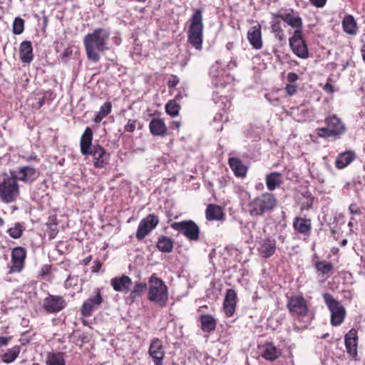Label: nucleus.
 I'll list each match as a JSON object with an SVG mask.
<instances>
[{
	"label": "nucleus",
	"instance_id": "obj_47",
	"mask_svg": "<svg viewBox=\"0 0 365 365\" xmlns=\"http://www.w3.org/2000/svg\"><path fill=\"white\" fill-rule=\"evenodd\" d=\"M49 222L48 236L51 239H53L58 233L57 222H56V219L53 217L49 218Z\"/></svg>",
	"mask_w": 365,
	"mask_h": 365
},
{
	"label": "nucleus",
	"instance_id": "obj_39",
	"mask_svg": "<svg viewBox=\"0 0 365 365\" xmlns=\"http://www.w3.org/2000/svg\"><path fill=\"white\" fill-rule=\"evenodd\" d=\"M201 327L204 331L210 332L215 330L216 322L211 315H203L200 318Z\"/></svg>",
	"mask_w": 365,
	"mask_h": 365
},
{
	"label": "nucleus",
	"instance_id": "obj_6",
	"mask_svg": "<svg viewBox=\"0 0 365 365\" xmlns=\"http://www.w3.org/2000/svg\"><path fill=\"white\" fill-rule=\"evenodd\" d=\"M202 14L200 10H196L192 16L191 23L187 30V41L195 49L200 51L203 41Z\"/></svg>",
	"mask_w": 365,
	"mask_h": 365
},
{
	"label": "nucleus",
	"instance_id": "obj_50",
	"mask_svg": "<svg viewBox=\"0 0 365 365\" xmlns=\"http://www.w3.org/2000/svg\"><path fill=\"white\" fill-rule=\"evenodd\" d=\"M136 120H128L127 124L124 127V130L125 132L133 133L136 128Z\"/></svg>",
	"mask_w": 365,
	"mask_h": 365
},
{
	"label": "nucleus",
	"instance_id": "obj_32",
	"mask_svg": "<svg viewBox=\"0 0 365 365\" xmlns=\"http://www.w3.org/2000/svg\"><path fill=\"white\" fill-rule=\"evenodd\" d=\"M149 128L150 133L154 135L163 136L167 133L166 125L160 118L153 119L150 123Z\"/></svg>",
	"mask_w": 365,
	"mask_h": 365
},
{
	"label": "nucleus",
	"instance_id": "obj_61",
	"mask_svg": "<svg viewBox=\"0 0 365 365\" xmlns=\"http://www.w3.org/2000/svg\"><path fill=\"white\" fill-rule=\"evenodd\" d=\"M44 101H44V98H40L38 99V102L37 103V105L35 106V108H40L43 106V104L44 103Z\"/></svg>",
	"mask_w": 365,
	"mask_h": 365
},
{
	"label": "nucleus",
	"instance_id": "obj_60",
	"mask_svg": "<svg viewBox=\"0 0 365 365\" xmlns=\"http://www.w3.org/2000/svg\"><path fill=\"white\" fill-rule=\"evenodd\" d=\"M324 91L328 92V93H331L333 92V86L332 85L329 84V83H327L325 86H324Z\"/></svg>",
	"mask_w": 365,
	"mask_h": 365
},
{
	"label": "nucleus",
	"instance_id": "obj_10",
	"mask_svg": "<svg viewBox=\"0 0 365 365\" xmlns=\"http://www.w3.org/2000/svg\"><path fill=\"white\" fill-rule=\"evenodd\" d=\"M158 223V217L153 214H149L146 217L142 219L139 222L136 232L137 239L139 240L144 239L146 235L157 227Z\"/></svg>",
	"mask_w": 365,
	"mask_h": 365
},
{
	"label": "nucleus",
	"instance_id": "obj_28",
	"mask_svg": "<svg viewBox=\"0 0 365 365\" xmlns=\"http://www.w3.org/2000/svg\"><path fill=\"white\" fill-rule=\"evenodd\" d=\"M19 54L21 61L23 63H29L33 61V48L30 41H24L21 43L19 46Z\"/></svg>",
	"mask_w": 365,
	"mask_h": 365
},
{
	"label": "nucleus",
	"instance_id": "obj_23",
	"mask_svg": "<svg viewBox=\"0 0 365 365\" xmlns=\"http://www.w3.org/2000/svg\"><path fill=\"white\" fill-rule=\"evenodd\" d=\"M247 39L254 48L260 49L262 47L261 26L259 24L252 26L249 29Z\"/></svg>",
	"mask_w": 365,
	"mask_h": 365
},
{
	"label": "nucleus",
	"instance_id": "obj_7",
	"mask_svg": "<svg viewBox=\"0 0 365 365\" xmlns=\"http://www.w3.org/2000/svg\"><path fill=\"white\" fill-rule=\"evenodd\" d=\"M323 299L331 313V325L334 327L341 325L346 317V309L344 306L329 293H324Z\"/></svg>",
	"mask_w": 365,
	"mask_h": 365
},
{
	"label": "nucleus",
	"instance_id": "obj_46",
	"mask_svg": "<svg viewBox=\"0 0 365 365\" xmlns=\"http://www.w3.org/2000/svg\"><path fill=\"white\" fill-rule=\"evenodd\" d=\"M265 98L272 105L277 106L280 104L279 95L277 91H273L265 94Z\"/></svg>",
	"mask_w": 365,
	"mask_h": 365
},
{
	"label": "nucleus",
	"instance_id": "obj_36",
	"mask_svg": "<svg viewBox=\"0 0 365 365\" xmlns=\"http://www.w3.org/2000/svg\"><path fill=\"white\" fill-rule=\"evenodd\" d=\"M46 365H66L64 354L62 352H49L46 356Z\"/></svg>",
	"mask_w": 365,
	"mask_h": 365
},
{
	"label": "nucleus",
	"instance_id": "obj_2",
	"mask_svg": "<svg viewBox=\"0 0 365 365\" xmlns=\"http://www.w3.org/2000/svg\"><path fill=\"white\" fill-rule=\"evenodd\" d=\"M236 67L233 61H215L210 68L209 76L212 79V83L216 88H224L226 84H230L233 78L228 73V71Z\"/></svg>",
	"mask_w": 365,
	"mask_h": 365
},
{
	"label": "nucleus",
	"instance_id": "obj_38",
	"mask_svg": "<svg viewBox=\"0 0 365 365\" xmlns=\"http://www.w3.org/2000/svg\"><path fill=\"white\" fill-rule=\"evenodd\" d=\"M157 247L162 252L169 253L173 250V241L168 237L161 236L158 238Z\"/></svg>",
	"mask_w": 365,
	"mask_h": 365
},
{
	"label": "nucleus",
	"instance_id": "obj_45",
	"mask_svg": "<svg viewBox=\"0 0 365 365\" xmlns=\"http://www.w3.org/2000/svg\"><path fill=\"white\" fill-rule=\"evenodd\" d=\"M220 91H214L213 93V101L215 103H219L220 101L221 105L220 106H222V108H226L227 106H229L230 102L227 101L226 96H223V93H221L220 96H217L218 94H220Z\"/></svg>",
	"mask_w": 365,
	"mask_h": 365
},
{
	"label": "nucleus",
	"instance_id": "obj_37",
	"mask_svg": "<svg viewBox=\"0 0 365 365\" xmlns=\"http://www.w3.org/2000/svg\"><path fill=\"white\" fill-rule=\"evenodd\" d=\"M147 284L144 282L136 283L130 291L127 300L130 302H134L138 298L141 297L146 289Z\"/></svg>",
	"mask_w": 365,
	"mask_h": 365
},
{
	"label": "nucleus",
	"instance_id": "obj_27",
	"mask_svg": "<svg viewBox=\"0 0 365 365\" xmlns=\"http://www.w3.org/2000/svg\"><path fill=\"white\" fill-rule=\"evenodd\" d=\"M275 250L276 241L275 240L270 238L262 240L258 248L259 255L264 258L270 257L274 255Z\"/></svg>",
	"mask_w": 365,
	"mask_h": 365
},
{
	"label": "nucleus",
	"instance_id": "obj_31",
	"mask_svg": "<svg viewBox=\"0 0 365 365\" xmlns=\"http://www.w3.org/2000/svg\"><path fill=\"white\" fill-rule=\"evenodd\" d=\"M205 217L209 221L222 220L224 218V213L220 206L211 204L206 208Z\"/></svg>",
	"mask_w": 365,
	"mask_h": 365
},
{
	"label": "nucleus",
	"instance_id": "obj_43",
	"mask_svg": "<svg viewBox=\"0 0 365 365\" xmlns=\"http://www.w3.org/2000/svg\"><path fill=\"white\" fill-rule=\"evenodd\" d=\"M315 267L322 274H328L333 269V264L331 262L325 261L317 262Z\"/></svg>",
	"mask_w": 365,
	"mask_h": 365
},
{
	"label": "nucleus",
	"instance_id": "obj_4",
	"mask_svg": "<svg viewBox=\"0 0 365 365\" xmlns=\"http://www.w3.org/2000/svg\"><path fill=\"white\" fill-rule=\"evenodd\" d=\"M277 204V200L274 194L264 192L249 202L248 211L251 216L259 217L273 210Z\"/></svg>",
	"mask_w": 365,
	"mask_h": 365
},
{
	"label": "nucleus",
	"instance_id": "obj_26",
	"mask_svg": "<svg viewBox=\"0 0 365 365\" xmlns=\"http://www.w3.org/2000/svg\"><path fill=\"white\" fill-rule=\"evenodd\" d=\"M356 158V153L353 150H346L338 155L335 166L338 169H344L347 167Z\"/></svg>",
	"mask_w": 365,
	"mask_h": 365
},
{
	"label": "nucleus",
	"instance_id": "obj_41",
	"mask_svg": "<svg viewBox=\"0 0 365 365\" xmlns=\"http://www.w3.org/2000/svg\"><path fill=\"white\" fill-rule=\"evenodd\" d=\"M24 225L20 222H16L13 227L7 231L9 236L14 239H19L21 237L24 231Z\"/></svg>",
	"mask_w": 365,
	"mask_h": 365
},
{
	"label": "nucleus",
	"instance_id": "obj_52",
	"mask_svg": "<svg viewBox=\"0 0 365 365\" xmlns=\"http://www.w3.org/2000/svg\"><path fill=\"white\" fill-rule=\"evenodd\" d=\"M71 55L72 51L70 48H66L61 54L60 58L62 61L66 62L68 58H70Z\"/></svg>",
	"mask_w": 365,
	"mask_h": 365
},
{
	"label": "nucleus",
	"instance_id": "obj_49",
	"mask_svg": "<svg viewBox=\"0 0 365 365\" xmlns=\"http://www.w3.org/2000/svg\"><path fill=\"white\" fill-rule=\"evenodd\" d=\"M317 134L322 138H327L330 136H333L332 134H331V131L329 128V127L327 125L325 128H321L316 130Z\"/></svg>",
	"mask_w": 365,
	"mask_h": 365
},
{
	"label": "nucleus",
	"instance_id": "obj_54",
	"mask_svg": "<svg viewBox=\"0 0 365 365\" xmlns=\"http://www.w3.org/2000/svg\"><path fill=\"white\" fill-rule=\"evenodd\" d=\"M21 158L26 162L39 161V158H38L37 155L34 153L31 154L30 155H23Z\"/></svg>",
	"mask_w": 365,
	"mask_h": 365
},
{
	"label": "nucleus",
	"instance_id": "obj_22",
	"mask_svg": "<svg viewBox=\"0 0 365 365\" xmlns=\"http://www.w3.org/2000/svg\"><path fill=\"white\" fill-rule=\"evenodd\" d=\"M261 356L266 360L274 361L282 354L279 349L277 348L273 343L267 342L260 347Z\"/></svg>",
	"mask_w": 365,
	"mask_h": 365
},
{
	"label": "nucleus",
	"instance_id": "obj_44",
	"mask_svg": "<svg viewBox=\"0 0 365 365\" xmlns=\"http://www.w3.org/2000/svg\"><path fill=\"white\" fill-rule=\"evenodd\" d=\"M24 29V21L20 17L15 18L13 23V32L14 34H21Z\"/></svg>",
	"mask_w": 365,
	"mask_h": 365
},
{
	"label": "nucleus",
	"instance_id": "obj_59",
	"mask_svg": "<svg viewBox=\"0 0 365 365\" xmlns=\"http://www.w3.org/2000/svg\"><path fill=\"white\" fill-rule=\"evenodd\" d=\"M297 79V75L296 73H290L288 74V80L289 81H294Z\"/></svg>",
	"mask_w": 365,
	"mask_h": 365
},
{
	"label": "nucleus",
	"instance_id": "obj_64",
	"mask_svg": "<svg viewBox=\"0 0 365 365\" xmlns=\"http://www.w3.org/2000/svg\"><path fill=\"white\" fill-rule=\"evenodd\" d=\"M4 225V220L0 217V227L3 226Z\"/></svg>",
	"mask_w": 365,
	"mask_h": 365
},
{
	"label": "nucleus",
	"instance_id": "obj_14",
	"mask_svg": "<svg viewBox=\"0 0 365 365\" xmlns=\"http://www.w3.org/2000/svg\"><path fill=\"white\" fill-rule=\"evenodd\" d=\"M102 302L103 299L100 290L97 289L95 291V295L88 298L83 302L81 308L82 316L84 317L91 316L92 313L98 308Z\"/></svg>",
	"mask_w": 365,
	"mask_h": 365
},
{
	"label": "nucleus",
	"instance_id": "obj_42",
	"mask_svg": "<svg viewBox=\"0 0 365 365\" xmlns=\"http://www.w3.org/2000/svg\"><path fill=\"white\" fill-rule=\"evenodd\" d=\"M170 101L165 106V110L168 115L172 117H175L178 115L180 110V106L177 103L176 100Z\"/></svg>",
	"mask_w": 365,
	"mask_h": 365
},
{
	"label": "nucleus",
	"instance_id": "obj_11",
	"mask_svg": "<svg viewBox=\"0 0 365 365\" xmlns=\"http://www.w3.org/2000/svg\"><path fill=\"white\" fill-rule=\"evenodd\" d=\"M289 45L293 53L299 58L306 59L309 57V51L302 32L294 31L293 36L289 38Z\"/></svg>",
	"mask_w": 365,
	"mask_h": 365
},
{
	"label": "nucleus",
	"instance_id": "obj_16",
	"mask_svg": "<svg viewBox=\"0 0 365 365\" xmlns=\"http://www.w3.org/2000/svg\"><path fill=\"white\" fill-rule=\"evenodd\" d=\"M66 307L64 299L59 296L49 295L43 300V308L49 313H57Z\"/></svg>",
	"mask_w": 365,
	"mask_h": 365
},
{
	"label": "nucleus",
	"instance_id": "obj_25",
	"mask_svg": "<svg viewBox=\"0 0 365 365\" xmlns=\"http://www.w3.org/2000/svg\"><path fill=\"white\" fill-rule=\"evenodd\" d=\"M132 284V279L127 275L116 277L110 280V284L115 292H128Z\"/></svg>",
	"mask_w": 365,
	"mask_h": 365
},
{
	"label": "nucleus",
	"instance_id": "obj_35",
	"mask_svg": "<svg viewBox=\"0 0 365 365\" xmlns=\"http://www.w3.org/2000/svg\"><path fill=\"white\" fill-rule=\"evenodd\" d=\"M229 164L236 176L243 178L246 175L247 168L238 158H230Z\"/></svg>",
	"mask_w": 365,
	"mask_h": 365
},
{
	"label": "nucleus",
	"instance_id": "obj_30",
	"mask_svg": "<svg viewBox=\"0 0 365 365\" xmlns=\"http://www.w3.org/2000/svg\"><path fill=\"white\" fill-rule=\"evenodd\" d=\"M267 188L269 191H273L282 183V175L278 172H272L265 177Z\"/></svg>",
	"mask_w": 365,
	"mask_h": 365
},
{
	"label": "nucleus",
	"instance_id": "obj_62",
	"mask_svg": "<svg viewBox=\"0 0 365 365\" xmlns=\"http://www.w3.org/2000/svg\"><path fill=\"white\" fill-rule=\"evenodd\" d=\"M346 244H347V240H346V239H344V240L341 242V246H343V247H344V246H345V245H346Z\"/></svg>",
	"mask_w": 365,
	"mask_h": 365
},
{
	"label": "nucleus",
	"instance_id": "obj_5",
	"mask_svg": "<svg viewBox=\"0 0 365 365\" xmlns=\"http://www.w3.org/2000/svg\"><path fill=\"white\" fill-rule=\"evenodd\" d=\"M19 195V187L16 178L10 174H0V198L4 202H14Z\"/></svg>",
	"mask_w": 365,
	"mask_h": 365
},
{
	"label": "nucleus",
	"instance_id": "obj_51",
	"mask_svg": "<svg viewBox=\"0 0 365 365\" xmlns=\"http://www.w3.org/2000/svg\"><path fill=\"white\" fill-rule=\"evenodd\" d=\"M272 32L276 35V36H278L280 39L281 36L283 35V31L281 29V26L279 23L273 24L271 26Z\"/></svg>",
	"mask_w": 365,
	"mask_h": 365
},
{
	"label": "nucleus",
	"instance_id": "obj_9",
	"mask_svg": "<svg viewBox=\"0 0 365 365\" xmlns=\"http://www.w3.org/2000/svg\"><path fill=\"white\" fill-rule=\"evenodd\" d=\"M275 18L282 19L284 23L294 29V31L302 32V19L299 14L292 9L282 10L277 14H274Z\"/></svg>",
	"mask_w": 365,
	"mask_h": 365
},
{
	"label": "nucleus",
	"instance_id": "obj_33",
	"mask_svg": "<svg viewBox=\"0 0 365 365\" xmlns=\"http://www.w3.org/2000/svg\"><path fill=\"white\" fill-rule=\"evenodd\" d=\"M344 31L349 35H356L358 32L357 24L352 15H346L342 21Z\"/></svg>",
	"mask_w": 365,
	"mask_h": 365
},
{
	"label": "nucleus",
	"instance_id": "obj_18",
	"mask_svg": "<svg viewBox=\"0 0 365 365\" xmlns=\"http://www.w3.org/2000/svg\"><path fill=\"white\" fill-rule=\"evenodd\" d=\"M345 347L347 353L354 359L357 357L358 334L354 329H350L344 336Z\"/></svg>",
	"mask_w": 365,
	"mask_h": 365
},
{
	"label": "nucleus",
	"instance_id": "obj_19",
	"mask_svg": "<svg viewBox=\"0 0 365 365\" xmlns=\"http://www.w3.org/2000/svg\"><path fill=\"white\" fill-rule=\"evenodd\" d=\"M149 354L153 358L155 365H163V360L165 357V352L160 339H154L152 341L149 349Z\"/></svg>",
	"mask_w": 365,
	"mask_h": 365
},
{
	"label": "nucleus",
	"instance_id": "obj_15",
	"mask_svg": "<svg viewBox=\"0 0 365 365\" xmlns=\"http://www.w3.org/2000/svg\"><path fill=\"white\" fill-rule=\"evenodd\" d=\"M91 155L93 158V165L96 168H103L108 164L109 155L106 153V150L99 145H94L93 148L89 151L88 155Z\"/></svg>",
	"mask_w": 365,
	"mask_h": 365
},
{
	"label": "nucleus",
	"instance_id": "obj_55",
	"mask_svg": "<svg viewBox=\"0 0 365 365\" xmlns=\"http://www.w3.org/2000/svg\"><path fill=\"white\" fill-rule=\"evenodd\" d=\"M11 340V336H0V348L2 346H6Z\"/></svg>",
	"mask_w": 365,
	"mask_h": 365
},
{
	"label": "nucleus",
	"instance_id": "obj_40",
	"mask_svg": "<svg viewBox=\"0 0 365 365\" xmlns=\"http://www.w3.org/2000/svg\"><path fill=\"white\" fill-rule=\"evenodd\" d=\"M111 103L110 102L104 103L100 108V110L96 115L94 121L96 123H100L103 118H105L111 111Z\"/></svg>",
	"mask_w": 365,
	"mask_h": 365
},
{
	"label": "nucleus",
	"instance_id": "obj_24",
	"mask_svg": "<svg viewBox=\"0 0 365 365\" xmlns=\"http://www.w3.org/2000/svg\"><path fill=\"white\" fill-rule=\"evenodd\" d=\"M93 133L91 128L87 127L80 140V148L81 153L83 155H88L89 151L93 148L92 140H93Z\"/></svg>",
	"mask_w": 365,
	"mask_h": 365
},
{
	"label": "nucleus",
	"instance_id": "obj_12",
	"mask_svg": "<svg viewBox=\"0 0 365 365\" xmlns=\"http://www.w3.org/2000/svg\"><path fill=\"white\" fill-rule=\"evenodd\" d=\"M287 308L292 316L304 317L307 314L308 307L302 296H294L289 298Z\"/></svg>",
	"mask_w": 365,
	"mask_h": 365
},
{
	"label": "nucleus",
	"instance_id": "obj_1",
	"mask_svg": "<svg viewBox=\"0 0 365 365\" xmlns=\"http://www.w3.org/2000/svg\"><path fill=\"white\" fill-rule=\"evenodd\" d=\"M109 36L110 32L104 29H95L93 33L85 36L83 43L90 61L96 63L100 60L99 53L108 48L107 41Z\"/></svg>",
	"mask_w": 365,
	"mask_h": 365
},
{
	"label": "nucleus",
	"instance_id": "obj_21",
	"mask_svg": "<svg viewBox=\"0 0 365 365\" xmlns=\"http://www.w3.org/2000/svg\"><path fill=\"white\" fill-rule=\"evenodd\" d=\"M325 122L331 131V134L333 135L339 136L344 133L346 130L345 125L336 115L327 117Z\"/></svg>",
	"mask_w": 365,
	"mask_h": 365
},
{
	"label": "nucleus",
	"instance_id": "obj_8",
	"mask_svg": "<svg viewBox=\"0 0 365 365\" xmlns=\"http://www.w3.org/2000/svg\"><path fill=\"white\" fill-rule=\"evenodd\" d=\"M172 229L179 232L190 241H197L200 237V227L192 220L175 222L170 225Z\"/></svg>",
	"mask_w": 365,
	"mask_h": 365
},
{
	"label": "nucleus",
	"instance_id": "obj_29",
	"mask_svg": "<svg viewBox=\"0 0 365 365\" xmlns=\"http://www.w3.org/2000/svg\"><path fill=\"white\" fill-rule=\"evenodd\" d=\"M21 350V346L20 345H16L11 348H9L1 354L0 359L6 364H11L18 358Z\"/></svg>",
	"mask_w": 365,
	"mask_h": 365
},
{
	"label": "nucleus",
	"instance_id": "obj_53",
	"mask_svg": "<svg viewBox=\"0 0 365 365\" xmlns=\"http://www.w3.org/2000/svg\"><path fill=\"white\" fill-rule=\"evenodd\" d=\"M349 210L352 215H359L361 213V210L354 203L349 205Z\"/></svg>",
	"mask_w": 365,
	"mask_h": 365
},
{
	"label": "nucleus",
	"instance_id": "obj_17",
	"mask_svg": "<svg viewBox=\"0 0 365 365\" xmlns=\"http://www.w3.org/2000/svg\"><path fill=\"white\" fill-rule=\"evenodd\" d=\"M26 250L21 247H15L11 252V261L12 265L11 266V272H20L24 266L26 258Z\"/></svg>",
	"mask_w": 365,
	"mask_h": 365
},
{
	"label": "nucleus",
	"instance_id": "obj_56",
	"mask_svg": "<svg viewBox=\"0 0 365 365\" xmlns=\"http://www.w3.org/2000/svg\"><path fill=\"white\" fill-rule=\"evenodd\" d=\"M311 4L317 8L323 7L326 3L327 0H309Z\"/></svg>",
	"mask_w": 365,
	"mask_h": 365
},
{
	"label": "nucleus",
	"instance_id": "obj_13",
	"mask_svg": "<svg viewBox=\"0 0 365 365\" xmlns=\"http://www.w3.org/2000/svg\"><path fill=\"white\" fill-rule=\"evenodd\" d=\"M16 181H22L26 184H31L38 177L37 170L31 166L19 167L16 171L12 172Z\"/></svg>",
	"mask_w": 365,
	"mask_h": 365
},
{
	"label": "nucleus",
	"instance_id": "obj_3",
	"mask_svg": "<svg viewBox=\"0 0 365 365\" xmlns=\"http://www.w3.org/2000/svg\"><path fill=\"white\" fill-rule=\"evenodd\" d=\"M148 285V299L158 307H165L168 302V289L165 282L153 274L150 277Z\"/></svg>",
	"mask_w": 365,
	"mask_h": 365
},
{
	"label": "nucleus",
	"instance_id": "obj_58",
	"mask_svg": "<svg viewBox=\"0 0 365 365\" xmlns=\"http://www.w3.org/2000/svg\"><path fill=\"white\" fill-rule=\"evenodd\" d=\"M178 78L176 76H173L171 79L168 81V84L170 88H173L178 83Z\"/></svg>",
	"mask_w": 365,
	"mask_h": 365
},
{
	"label": "nucleus",
	"instance_id": "obj_34",
	"mask_svg": "<svg viewBox=\"0 0 365 365\" xmlns=\"http://www.w3.org/2000/svg\"><path fill=\"white\" fill-rule=\"evenodd\" d=\"M293 227L299 233L307 235L311 230V221L309 219L297 217L293 222Z\"/></svg>",
	"mask_w": 365,
	"mask_h": 365
},
{
	"label": "nucleus",
	"instance_id": "obj_20",
	"mask_svg": "<svg viewBox=\"0 0 365 365\" xmlns=\"http://www.w3.org/2000/svg\"><path fill=\"white\" fill-rule=\"evenodd\" d=\"M236 301L237 294L235 291L231 289H228L223 303V309L226 317H230L234 314L236 308Z\"/></svg>",
	"mask_w": 365,
	"mask_h": 365
},
{
	"label": "nucleus",
	"instance_id": "obj_63",
	"mask_svg": "<svg viewBox=\"0 0 365 365\" xmlns=\"http://www.w3.org/2000/svg\"><path fill=\"white\" fill-rule=\"evenodd\" d=\"M173 123L177 128L180 127V123L179 121H174Z\"/></svg>",
	"mask_w": 365,
	"mask_h": 365
},
{
	"label": "nucleus",
	"instance_id": "obj_57",
	"mask_svg": "<svg viewBox=\"0 0 365 365\" xmlns=\"http://www.w3.org/2000/svg\"><path fill=\"white\" fill-rule=\"evenodd\" d=\"M286 91L288 95L289 96H292L293 94H294L296 93V86L293 84H287L286 86Z\"/></svg>",
	"mask_w": 365,
	"mask_h": 365
},
{
	"label": "nucleus",
	"instance_id": "obj_48",
	"mask_svg": "<svg viewBox=\"0 0 365 365\" xmlns=\"http://www.w3.org/2000/svg\"><path fill=\"white\" fill-rule=\"evenodd\" d=\"M78 277L69 275L64 282V287L68 289L78 284Z\"/></svg>",
	"mask_w": 365,
	"mask_h": 365
}]
</instances>
